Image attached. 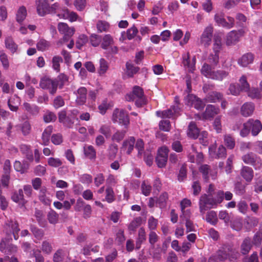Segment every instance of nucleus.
<instances>
[{"label":"nucleus","instance_id":"obj_17","mask_svg":"<svg viewBox=\"0 0 262 262\" xmlns=\"http://www.w3.org/2000/svg\"><path fill=\"white\" fill-rule=\"evenodd\" d=\"M179 108L178 106H172L170 108L163 111H157V115L162 118H170L173 117L176 113L178 112Z\"/></svg>","mask_w":262,"mask_h":262},{"label":"nucleus","instance_id":"obj_48","mask_svg":"<svg viewBox=\"0 0 262 262\" xmlns=\"http://www.w3.org/2000/svg\"><path fill=\"white\" fill-rule=\"evenodd\" d=\"M99 132L106 138H108L111 137L112 134L111 126L107 124L102 125L99 129Z\"/></svg>","mask_w":262,"mask_h":262},{"label":"nucleus","instance_id":"obj_57","mask_svg":"<svg viewBox=\"0 0 262 262\" xmlns=\"http://www.w3.org/2000/svg\"><path fill=\"white\" fill-rule=\"evenodd\" d=\"M50 46V43L43 39H40L36 45L37 49L38 50L41 51H43L47 50Z\"/></svg>","mask_w":262,"mask_h":262},{"label":"nucleus","instance_id":"obj_60","mask_svg":"<svg viewBox=\"0 0 262 262\" xmlns=\"http://www.w3.org/2000/svg\"><path fill=\"white\" fill-rule=\"evenodd\" d=\"M159 126L160 130L169 132L170 130V122L168 120H162L159 122Z\"/></svg>","mask_w":262,"mask_h":262},{"label":"nucleus","instance_id":"obj_8","mask_svg":"<svg viewBox=\"0 0 262 262\" xmlns=\"http://www.w3.org/2000/svg\"><path fill=\"white\" fill-rule=\"evenodd\" d=\"M245 30L241 29L238 30H232L229 32L226 38V43L227 46L234 45L239 40V38L244 36Z\"/></svg>","mask_w":262,"mask_h":262},{"label":"nucleus","instance_id":"obj_44","mask_svg":"<svg viewBox=\"0 0 262 262\" xmlns=\"http://www.w3.org/2000/svg\"><path fill=\"white\" fill-rule=\"evenodd\" d=\"M211 65L205 63L202 66L201 72L203 75L207 78H210L212 73L214 71L212 70Z\"/></svg>","mask_w":262,"mask_h":262},{"label":"nucleus","instance_id":"obj_11","mask_svg":"<svg viewBox=\"0 0 262 262\" xmlns=\"http://www.w3.org/2000/svg\"><path fill=\"white\" fill-rule=\"evenodd\" d=\"M215 149L216 147L214 145H212L209 148V153L211 158L220 159L226 157V149L223 145H221L219 147L217 152H216Z\"/></svg>","mask_w":262,"mask_h":262},{"label":"nucleus","instance_id":"obj_45","mask_svg":"<svg viewBox=\"0 0 262 262\" xmlns=\"http://www.w3.org/2000/svg\"><path fill=\"white\" fill-rule=\"evenodd\" d=\"M219 61V54L214 53H210L207 58V62L212 67L217 66Z\"/></svg>","mask_w":262,"mask_h":262},{"label":"nucleus","instance_id":"obj_27","mask_svg":"<svg viewBox=\"0 0 262 262\" xmlns=\"http://www.w3.org/2000/svg\"><path fill=\"white\" fill-rule=\"evenodd\" d=\"M20 151L25 155L27 159L30 161L33 160V155L31 147L30 145L22 144L19 146Z\"/></svg>","mask_w":262,"mask_h":262},{"label":"nucleus","instance_id":"obj_61","mask_svg":"<svg viewBox=\"0 0 262 262\" xmlns=\"http://www.w3.org/2000/svg\"><path fill=\"white\" fill-rule=\"evenodd\" d=\"M245 187L244 184L238 182L235 184L234 191L236 194L243 195L245 192Z\"/></svg>","mask_w":262,"mask_h":262},{"label":"nucleus","instance_id":"obj_15","mask_svg":"<svg viewBox=\"0 0 262 262\" xmlns=\"http://www.w3.org/2000/svg\"><path fill=\"white\" fill-rule=\"evenodd\" d=\"M87 90L85 87H80L74 92L76 95V102L79 105L84 104L86 101Z\"/></svg>","mask_w":262,"mask_h":262},{"label":"nucleus","instance_id":"obj_29","mask_svg":"<svg viewBox=\"0 0 262 262\" xmlns=\"http://www.w3.org/2000/svg\"><path fill=\"white\" fill-rule=\"evenodd\" d=\"M113 104L112 101L107 99L103 100L101 103L98 106L99 113L102 115H104L107 110L113 107Z\"/></svg>","mask_w":262,"mask_h":262},{"label":"nucleus","instance_id":"obj_21","mask_svg":"<svg viewBox=\"0 0 262 262\" xmlns=\"http://www.w3.org/2000/svg\"><path fill=\"white\" fill-rule=\"evenodd\" d=\"M49 4L47 0H44L39 2L37 7V11L38 15L40 16H43L49 13Z\"/></svg>","mask_w":262,"mask_h":262},{"label":"nucleus","instance_id":"obj_32","mask_svg":"<svg viewBox=\"0 0 262 262\" xmlns=\"http://www.w3.org/2000/svg\"><path fill=\"white\" fill-rule=\"evenodd\" d=\"M6 47L9 49L12 53L16 52L18 46L14 41L11 36L7 37L5 40Z\"/></svg>","mask_w":262,"mask_h":262},{"label":"nucleus","instance_id":"obj_36","mask_svg":"<svg viewBox=\"0 0 262 262\" xmlns=\"http://www.w3.org/2000/svg\"><path fill=\"white\" fill-rule=\"evenodd\" d=\"M19 127L24 136L29 135L31 132V125L28 121H26L19 125Z\"/></svg>","mask_w":262,"mask_h":262},{"label":"nucleus","instance_id":"obj_6","mask_svg":"<svg viewBox=\"0 0 262 262\" xmlns=\"http://www.w3.org/2000/svg\"><path fill=\"white\" fill-rule=\"evenodd\" d=\"M242 159L245 163L253 166L256 170L260 169L262 167V159L253 152L244 155Z\"/></svg>","mask_w":262,"mask_h":262},{"label":"nucleus","instance_id":"obj_43","mask_svg":"<svg viewBox=\"0 0 262 262\" xmlns=\"http://www.w3.org/2000/svg\"><path fill=\"white\" fill-rule=\"evenodd\" d=\"M222 46L221 37L219 36H215L212 47L213 52L219 54L222 49Z\"/></svg>","mask_w":262,"mask_h":262},{"label":"nucleus","instance_id":"obj_19","mask_svg":"<svg viewBox=\"0 0 262 262\" xmlns=\"http://www.w3.org/2000/svg\"><path fill=\"white\" fill-rule=\"evenodd\" d=\"M53 126L49 125L43 130L41 135L40 144L44 146L48 145L50 143V136L53 132Z\"/></svg>","mask_w":262,"mask_h":262},{"label":"nucleus","instance_id":"obj_5","mask_svg":"<svg viewBox=\"0 0 262 262\" xmlns=\"http://www.w3.org/2000/svg\"><path fill=\"white\" fill-rule=\"evenodd\" d=\"M199 205L200 211L202 215L208 209L216 206L214 198L206 194H204L201 196Z\"/></svg>","mask_w":262,"mask_h":262},{"label":"nucleus","instance_id":"obj_49","mask_svg":"<svg viewBox=\"0 0 262 262\" xmlns=\"http://www.w3.org/2000/svg\"><path fill=\"white\" fill-rule=\"evenodd\" d=\"M141 222L142 219L140 217L135 218L128 225V230L129 231H135L136 229L140 226Z\"/></svg>","mask_w":262,"mask_h":262},{"label":"nucleus","instance_id":"obj_30","mask_svg":"<svg viewBox=\"0 0 262 262\" xmlns=\"http://www.w3.org/2000/svg\"><path fill=\"white\" fill-rule=\"evenodd\" d=\"M105 196L103 201L112 203L115 200V195L113 189L111 186H107L105 190Z\"/></svg>","mask_w":262,"mask_h":262},{"label":"nucleus","instance_id":"obj_16","mask_svg":"<svg viewBox=\"0 0 262 262\" xmlns=\"http://www.w3.org/2000/svg\"><path fill=\"white\" fill-rule=\"evenodd\" d=\"M233 129L239 131V135L242 137L247 136L250 132L249 125L248 124V121L244 123H242L239 122H237L233 127Z\"/></svg>","mask_w":262,"mask_h":262},{"label":"nucleus","instance_id":"obj_51","mask_svg":"<svg viewBox=\"0 0 262 262\" xmlns=\"http://www.w3.org/2000/svg\"><path fill=\"white\" fill-rule=\"evenodd\" d=\"M126 74L130 77H133L134 75L136 74L139 70L138 67H135L128 62L126 63Z\"/></svg>","mask_w":262,"mask_h":262},{"label":"nucleus","instance_id":"obj_3","mask_svg":"<svg viewBox=\"0 0 262 262\" xmlns=\"http://www.w3.org/2000/svg\"><path fill=\"white\" fill-rule=\"evenodd\" d=\"M112 121L114 123H118L119 124L127 127L129 124V119L128 113L123 110L116 108L112 115Z\"/></svg>","mask_w":262,"mask_h":262},{"label":"nucleus","instance_id":"obj_4","mask_svg":"<svg viewBox=\"0 0 262 262\" xmlns=\"http://www.w3.org/2000/svg\"><path fill=\"white\" fill-rule=\"evenodd\" d=\"M57 28L59 32L63 35V38L58 42V45L68 41L75 31L73 27H70L64 23H59L58 24Z\"/></svg>","mask_w":262,"mask_h":262},{"label":"nucleus","instance_id":"obj_42","mask_svg":"<svg viewBox=\"0 0 262 262\" xmlns=\"http://www.w3.org/2000/svg\"><path fill=\"white\" fill-rule=\"evenodd\" d=\"M224 143L229 149H233L235 145L234 138L229 134L225 135L224 137Z\"/></svg>","mask_w":262,"mask_h":262},{"label":"nucleus","instance_id":"obj_33","mask_svg":"<svg viewBox=\"0 0 262 262\" xmlns=\"http://www.w3.org/2000/svg\"><path fill=\"white\" fill-rule=\"evenodd\" d=\"M41 251L46 254H50L53 250V243L49 240L43 241L41 244Z\"/></svg>","mask_w":262,"mask_h":262},{"label":"nucleus","instance_id":"obj_38","mask_svg":"<svg viewBox=\"0 0 262 262\" xmlns=\"http://www.w3.org/2000/svg\"><path fill=\"white\" fill-rule=\"evenodd\" d=\"M84 153L85 156L90 159L96 158V150L92 145H85L84 147Z\"/></svg>","mask_w":262,"mask_h":262},{"label":"nucleus","instance_id":"obj_24","mask_svg":"<svg viewBox=\"0 0 262 262\" xmlns=\"http://www.w3.org/2000/svg\"><path fill=\"white\" fill-rule=\"evenodd\" d=\"M146 238V232L143 227L140 228L138 230V237L136 241V249H139L142 244L145 241Z\"/></svg>","mask_w":262,"mask_h":262},{"label":"nucleus","instance_id":"obj_63","mask_svg":"<svg viewBox=\"0 0 262 262\" xmlns=\"http://www.w3.org/2000/svg\"><path fill=\"white\" fill-rule=\"evenodd\" d=\"M88 40V38L86 35L84 34L80 35L76 42L77 48L80 49L87 42Z\"/></svg>","mask_w":262,"mask_h":262},{"label":"nucleus","instance_id":"obj_53","mask_svg":"<svg viewBox=\"0 0 262 262\" xmlns=\"http://www.w3.org/2000/svg\"><path fill=\"white\" fill-rule=\"evenodd\" d=\"M48 164L53 167H58L62 165V162L59 158L50 157L48 159Z\"/></svg>","mask_w":262,"mask_h":262},{"label":"nucleus","instance_id":"obj_28","mask_svg":"<svg viewBox=\"0 0 262 262\" xmlns=\"http://www.w3.org/2000/svg\"><path fill=\"white\" fill-rule=\"evenodd\" d=\"M200 133L199 128L193 122H191L188 126L187 131L188 136L193 139H196L199 136Z\"/></svg>","mask_w":262,"mask_h":262},{"label":"nucleus","instance_id":"obj_52","mask_svg":"<svg viewBox=\"0 0 262 262\" xmlns=\"http://www.w3.org/2000/svg\"><path fill=\"white\" fill-rule=\"evenodd\" d=\"M248 95L252 99H260L261 98V94L258 89L251 88L249 89L247 92Z\"/></svg>","mask_w":262,"mask_h":262},{"label":"nucleus","instance_id":"obj_62","mask_svg":"<svg viewBox=\"0 0 262 262\" xmlns=\"http://www.w3.org/2000/svg\"><path fill=\"white\" fill-rule=\"evenodd\" d=\"M30 230L36 238L40 239L43 237L44 233L41 229L32 225Z\"/></svg>","mask_w":262,"mask_h":262},{"label":"nucleus","instance_id":"obj_12","mask_svg":"<svg viewBox=\"0 0 262 262\" xmlns=\"http://www.w3.org/2000/svg\"><path fill=\"white\" fill-rule=\"evenodd\" d=\"M200 171L202 173L204 179L207 181L210 176L212 179L214 180L216 178L217 171L215 169L211 170L209 166L205 164L200 167Z\"/></svg>","mask_w":262,"mask_h":262},{"label":"nucleus","instance_id":"obj_39","mask_svg":"<svg viewBox=\"0 0 262 262\" xmlns=\"http://www.w3.org/2000/svg\"><path fill=\"white\" fill-rule=\"evenodd\" d=\"M102 42L101 43V47L103 49H107L114 43L113 38L109 34L104 35L102 39Z\"/></svg>","mask_w":262,"mask_h":262},{"label":"nucleus","instance_id":"obj_22","mask_svg":"<svg viewBox=\"0 0 262 262\" xmlns=\"http://www.w3.org/2000/svg\"><path fill=\"white\" fill-rule=\"evenodd\" d=\"M223 94L220 92L213 91L209 93L205 97L207 102L215 103L222 99Z\"/></svg>","mask_w":262,"mask_h":262},{"label":"nucleus","instance_id":"obj_55","mask_svg":"<svg viewBox=\"0 0 262 262\" xmlns=\"http://www.w3.org/2000/svg\"><path fill=\"white\" fill-rule=\"evenodd\" d=\"M214 20L219 26L223 27L227 29L226 19L221 14H216L214 15Z\"/></svg>","mask_w":262,"mask_h":262},{"label":"nucleus","instance_id":"obj_41","mask_svg":"<svg viewBox=\"0 0 262 262\" xmlns=\"http://www.w3.org/2000/svg\"><path fill=\"white\" fill-rule=\"evenodd\" d=\"M8 226L11 229L14 239L17 240L18 238V233L20 230L18 224L16 222L11 221L9 223Z\"/></svg>","mask_w":262,"mask_h":262},{"label":"nucleus","instance_id":"obj_64","mask_svg":"<svg viewBox=\"0 0 262 262\" xmlns=\"http://www.w3.org/2000/svg\"><path fill=\"white\" fill-rule=\"evenodd\" d=\"M43 120L46 123L55 121L56 119V115L49 111H47L43 115Z\"/></svg>","mask_w":262,"mask_h":262},{"label":"nucleus","instance_id":"obj_2","mask_svg":"<svg viewBox=\"0 0 262 262\" xmlns=\"http://www.w3.org/2000/svg\"><path fill=\"white\" fill-rule=\"evenodd\" d=\"M126 99L127 101H135L136 104L138 107H141L146 103L143 91L139 86L134 87L132 94H127L126 96Z\"/></svg>","mask_w":262,"mask_h":262},{"label":"nucleus","instance_id":"obj_59","mask_svg":"<svg viewBox=\"0 0 262 262\" xmlns=\"http://www.w3.org/2000/svg\"><path fill=\"white\" fill-rule=\"evenodd\" d=\"M64 256V251L62 249H58L54 254V262H63Z\"/></svg>","mask_w":262,"mask_h":262},{"label":"nucleus","instance_id":"obj_37","mask_svg":"<svg viewBox=\"0 0 262 262\" xmlns=\"http://www.w3.org/2000/svg\"><path fill=\"white\" fill-rule=\"evenodd\" d=\"M206 221L211 225H215L218 221L216 212L210 211L207 212L206 216Z\"/></svg>","mask_w":262,"mask_h":262},{"label":"nucleus","instance_id":"obj_50","mask_svg":"<svg viewBox=\"0 0 262 262\" xmlns=\"http://www.w3.org/2000/svg\"><path fill=\"white\" fill-rule=\"evenodd\" d=\"M168 193L166 192L162 193L157 200V203L161 208L166 206L167 200H168Z\"/></svg>","mask_w":262,"mask_h":262},{"label":"nucleus","instance_id":"obj_47","mask_svg":"<svg viewBox=\"0 0 262 262\" xmlns=\"http://www.w3.org/2000/svg\"><path fill=\"white\" fill-rule=\"evenodd\" d=\"M63 61L62 58L59 56H55L53 57L52 60V68L57 72L60 71V63Z\"/></svg>","mask_w":262,"mask_h":262},{"label":"nucleus","instance_id":"obj_14","mask_svg":"<svg viewBox=\"0 0 262 262\" xmlns=\"http://www.w3.org/2000/svg\"><path fill=\"white\" fill-rule=\"evenodd\" d=\"M248 124L249 125L252 135L254 136H257L262 129L261 123L258 120L250 119L248 120Z\"/></svg>","mask_w":262,"mask_h":262},{"label":"nucleus","instance_id":"obj_23","mask_svg":"<svg viewBox=\"0 0 262 262\" xmlns=\"http://www.w3.org/2000/svg\"><path fill=\"white\" fill-rule=\"evenodd\" d=\"M241 174L247 182H250L253 178V171L251 167L245 166L241 170Z\"/></svg>","mask_w":262,"mask_h":262},{"label":"nucleus","instance_id":"obj_34","mask_svg":"<svg viewBox=\"0 0 262 262\" xmlns=\"http://www.w3.org/2000/svg\"><path fill=\"white\" fill-rule=\"evenodd\" d=\"M135 139L133 137L128 138V139L124 141L123 143V147L127 149V154H130L134 149Z\"/></svg>","mask_w":262,"mask_h":262},{"label":"nucleus","instance_id":"obj_46","mask_svg":"<svg viewBox=\"0 0 262 262\" xmlns=\"http://www.w3.org/2000/svg\"><path fill=\"white\" fill-rule=\"evenodd\" d=\"M238 86L241 91L247 92L249 90L250 85L247 82V78L245 76H242L239 79Z\"/></svg>","mask_w":262,"mask_h":262},{"label":"nucleus","instance_id":"obj_35","mask_svg":"<svg viewBox=\"0 0 262 262\" xmlns=\"http://www.w3.org/2000/svg\"><path fill=\"white\" fill-rule=\"evenodd\" d=\"M228 75V73L224 70H217L214 71L213 73L210 77L211 79L222 81L223 79L225 78Z\"/></svg>","mask_w":262,"mask_h":262},{"label":"nucleus","instance_id":"obj_10","mask_svg":"<svg viewBox=\"0 0 262 262\" xmlns=\"http://www.w3.org/2000/svg\"><path fill=\"white\" fill-rule=\"evenodd\" d=\"M182 63L186 69L189 72H193L195 70L196 58L195 56L190 59L189 53H185L182 55Z\"/></svg>","mask_w":262,"mask_h":262},{"label":"nucleus","instance_id":"obj_26","mask_svg":"<svg viewBox=\"0 0 262 262\" xmlns=\"http://www.w3.org/2000/svg\"><path fill=\"white\" fill-rule=\"evenodd\" d=\"M23 106L25 111L31 115L36 116L39 112V108L36 105H31L28 102H25Z\"/></svg>","mask_w":262,"mask_h":262},{"label":"nucleus","instance_id":"obj_58","mask_svg":"<svg viewBox=\"0 0 262 262\" xmlns=\"http://www.w3.org/2000/svg\"><path fill=\"white\" fill-rule=\"evenodd\" d=\"M48 219L50 223L55 224L58 220V214L54 210H51L48 214Z\"/></svg>","mask_w":262,"mask_h":262},{"label":"nucleus","instance_id":"obj_40","mask_svg":"<svg viewBox=\"0 0 262 262\" xmlns=\"http://www.w3.org/2000/svg\"><path fill=\"white\" fill-rule=\"evenodd\" d=\"M27 16V10L24 6L19 7L16 13V21L19 23H22Z\"/></svg>","mask_w":262,"mask_h":262},{"label":"nucleus","instance_id":"obj_54","mask_svg":"<svg viewBox=\"0 0 262 262\" xmlns=\"http://www.w3.org/2000/svg\"><path fill=\"white\" fill-rule=\"evenodd\" d=\"M99 68L98 73L100 75H103L107 71L108 66L107 61L103 58H101L99 61Z\"/></svg>","mask_w":262,"mask_h":262},{"label":"nucleus","instance_id":"obj_20","mask_svg":"<svg viewBox=\"0 0 262 262\" xmlns=\"http://www.w3.org/2000/svg\"><path fill=\"white\" fill-rule=\"evenodd\" d=\"M11 199L21 207L24 206L27 202L24 198L23 191L21 189H19L18 191L14 192L11 196Z\"/></svg>","mask_w":262,"mask_h":262},{"label":"nucleus","instance_id":"obj_9","mask_svg":"<svg viewBox=\"0 0 262 262\" xmlns=\"http://www.w3.org/2000/svg\"><path fill=\"white\" fill-rule=\"evenodd\" d=\"M213 28L211 25L206 27L200 36V43L205 47H208L211 42Z\"/></svg>","mask_w":262,"mask_h":262},{"label":"nucleus","instance_id":"obj_56","mask_svg":"<svg viewBox=\"0 0 262 262\" xmlns=\"http://www.w3.org/2000/svg\"><path fill=\"white\" fill-rule=\"evenodd\" d=\"M160 237L156 232L150 231L148 234V241L151 246L154 247L155 244L159 240Z\"/></svg>","mask_w":262,"mask_h":262},{"label":"nucleus","instance_id":"obj_18","mask_svg":"<svg viewBox=\"0 0 262 262\" xmlns=\"http://www.w3.org/2000/svg\"><path fill=\"white\" fill-rule=\"evenodd\" d=\"M255 110L254 104L252 102H246L241 107V113L244 117L251 116Z\"/></svg>","mask_w":262,"mask_h":262},{"label":"nucleus","instance_id":"obj_25","mask_svg":"<svg viewBox=\"0 0 262 262\" xmlns=\"http://www.w3.org/2000/svg\"><path fill=\"white\" fill-rule=\"evenodd\" d=\"M254 57L252 54L247 53L238 59V63L242 67H246L251 63Z\"/></svg>","mask_w":262,"mask_h":262},{"label":"nucleus","instance_id":"obj_13","mask_svg":"<svg viewBox=\"0 0 262 262\" xmlns=\"http://www.w3.org/2000/svg\"><path fill=\"white\" fill-rule=\"evenodd\" d=\"M220 112L219 107L211 104L208 105L206 106L205 111L202 115L203 119L208 120L211 119L216 115L218 114Z\"/></svg>","mask_w":262,"mask_h":262},{"label":"nucleus","instance_id":"obj_1","mask_svg":"<svg viewBox=\"0 0 262 262\" xmlns=\"http://www.w3.org/2000/svg\"><path fill=\"white\" fill-rule=\"evenodd\" d=\"M238 253L235 251L232 246L229 244H224L217 251L214 255L216 262H222L226 259L230 261L235 260L237 258Z\"/></svg>","mask_w":262,"mask_h":262},{"label":"nucleus","instance_id":"obj_31","mask_svg":"<svg viewBox=\"0 0 262 262\" xmlns=\"http://www.w3.org/2000/svg\"><path fill=\"white\" fill-rule=\"evenodd\" d=\"M252 247L251 239L249 237H246L244 239L241 246V252L244 254L246 255L249 253Z\"/></svg>","mask_w":262,"mask_h":262},{"label":"nucleus","instance_id":"obj_7","mask_svg":"<svg viewBox=\"0 0 262 262\" xmlns=\"http://www.w3.org/2000/svg\"><path fill=\"white\" fill-rule=\"evenodd\" d=\"M39 85L42 89L48 90L50 93L53 95L57 91L58 83L56 79L44 77L41 79Z\"/></svg>","mask_w":262,"mask_h":262}]
</instances>
